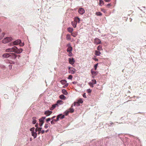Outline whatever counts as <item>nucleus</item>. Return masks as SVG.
I'll use <instances>...</instances> for the list:
<instances>
[{
	"label": "nucleus",
	"instance_id": "obj_53",
	"mask_svg": "<svg viewBox=\"0 0 146 146\" xmlns=\"http://www.w3.org/2000/svg\"><path fill=\"white\" fill-rule=\"evenodd\" d=\"M36 117H33V120H36Z\"/></svg>",
	"mask_w": 146,
	"mask_h": 146
},
{
	"label": "nucleus",
	"instance_id": "obj_11",
	"mask_svg": "<svg viewBox=\"0 0 146 146\" xmlns=\"http://www.w3.org/2000/svg\"><path fill=\"white\" fill-rule=\"evenodd\" d=\"M80 19L78 17H76L74 18V21L77 23H79L80 21Z\"/></svg>",
	"mask_w": 146,
	"mask_h": 146
},
{
	"label": "nucleus",
	"instance_id": "obj_37",
	"mask_svg": "<svg viewBox=\"0 0 146 146\" xmlns=\"http://www.w3.org/2000/svg\"><path fill=\"white\" fill-rule=\"evenodd\" d=\"M72 52H68V55L70 56H72Z\"/></svg>",
	"mask_w": 146,
	"mask_h": 146
},
{
	"label": "nucleus",
	"instance_id": "obj_54",
	"mask_svg": "<svg viewBox=\"0 0 146 146\" xmlns=\"http://www.w3.org/2000/svg\"><path fill=\"white\" fill-rule=\"evenodd\" d=\"M67 46L68 47H71V46H70V43H68V44H67Z\"/></svg>",
	"mask_w": 146,
	"mask_h": 146
},
{
	"label": "nucleus",
	"instance_id": "obj_36",
	"mask_svg": "<svg viewBox=\"0 0 146 146\" xmlns=\"http://www.w3.org/2000/svg\"><path fill=\"white\" fill-rule=\"evenodd\" d=\"M92 82L94 84H96V81L95 79H93L92 80Z\"/></svg>",
	"mask_w": 146,
	"mask_h": 146
},
{
	"label": "nucleus",
	"instance_id": "obj_27",
	"mask_svg": "<svg viewBox=\"0 0 146 146\" xmlns=\"http://www.w3.org/2000/svg\"><path fill=\"white\" fill-rule=\"evenodd\" d=\"M99 4L100 6H102L104 4V2L102 0H100L99 1Z\"/></svg>",
	"mask_w": 146,
	"mask_h": 146
},
{
	"label": "nucleus",
	"instance_id": "obj_52",
	"mask_svg": "<svg viewBox=\"0 0 146 146\" xmlns=\"http://www.w3.org/2000/svg\"><path fill=\"white\" fill-rule=\"evenodd\" d=\"M43 123H43V122L42 123H40V124H39L40 126V127L42 126Z\"/></svg>",
	"mask_w": 146,
	"mask_h": 146
},
{
	"label": "nucleus",
	"instance_id": "obj_22",
	"mask_svg": "<svg viewBox=\"0 0 146 146\" xmlns=\"http://www.w3.org/2000/svg\"><path fill=\"white\" fill-rule=\"evenodd\" d=\"M66 81L64 80H62L60 81V83L62 84H65L66 83Z\"/></svg>",
	"mask_w": 146,
	"mask_h": 146
},
{
	"label": "nucleus",
	"instance_id": "obj_58",
	"mask_svg": "<svg viewBox=\"0 0 146 146\" xmlns=\"http://www.w3.org/2000/svg\"><path fill=\"white\" fill-rule=\"evenodd\" d=\"M41 133L42 134H43L44 133V130L41 131Z\"/></svg>",
	"mask_w": 146,
	"mask_h": 146
},
{
	"label": "nucleus",
	"instance_id": "obj_29",
	"mask_svg": "<svg viewBox=\"0 0 146 146\" xmlns=\"http://www.w3.org/2000/svg\"><path fill=\"white\" fill-rule=\"evenodd\" d=\"M91 72L92 75H96L97 74L96 72L95 71H93L92 70H91Z\"/></svg>",
	"mask_w": 146,
	"mask_h": 146
},
{
	"label": "nucleus",
	"instance_id": "obj_20",
	"mask_svg": "<svg viewBox=\"0 0 146 146\" xmlns=\"http://www.w3.org/2000/svg\"><path fill=\"white\" fill-rule=\"evenodd\" d=\"M62 92L63 94L65 95H67L68 94L67 92L66 91V90L64 89H63L62 90Z\"/></svg>",
	"mask_w": 146,
	"mask_h": 146
},
{
	"label": "nucleus",
	"instance_id": "obj_57",
	"mask_svg": "<svg viewBox=\"0 0 146 146\" xmlns=\"http://www.w3.org/2000/svg\"><path fill=\"white\" fill-rule=\"evenodd\" d=\"M94 60L95 61H98V59L97 58H94Z\"/></svg>",
	"mask_w": 146,
	"mask_h": 146
},
{
	"label": "nucleus",
	"instance_id": "obj_32",
	"mask_svg": "<svg viewBox=\"0 0 146 146\" xmlns=\"http://www.w3.org/2000/svg\"><path fill=\"white\" fill-rule=\"evenodd\" d=\"M102 49V47L100 45H99L98 47V50H100Z\"/></svg>",
	"mask_w": 146,
	"mask_h": 146
},
{
	"label": "nucleus",
	"instance_id": "obj_42",
	"mask_svg": "<svg viewBox=\"0 0 146 146\" xmlns=\"http://www.w3.org/2000/svg\"><path fill=\"white\" fill-rule=\"evenodd\" d=\"M64 115H62L60 116V119H62L63 118H64Z\"/></svg>",
	"mask_w": 146,
	"mask_h": 146
},
{
	"label": "nucleus",
	"instance_id": "obj_45",
	"mask_svg": "<svg viewBox=\"0 0 146 146\" xmlns=\"http://www.w3.org/2000/svg\"><path fill=\"white\" fill-rule=\"evenodd\" d=\"M20 46H23L24 45V44L23 43H22L21 42L19 44Z\"/></svg>",
	"mask_w": 146,
	"mask_h": 146
},
{
	"label": "nucleus",
	"instance_id": "obj_30",
	"mask_svg": "<svg viewBox=\"0 0 146 146\" xmlns=\"http://www.w3.org/2000/svg\"><path fill=\"white\" fill-rule=\"evenodd\" d=\"M5 35V33H2L1 35H0V39H2L3 37H4Z\"/></svg>",
	"mask_w": 146,
	"mask_h": 146
},
{
	"label": "nucleus",
	"instance_id": "obj_14",
	"mask_svg": "<svg viewBox=\"0 0 146 146\" xmlns=\"http://www.w3.org/2000/svg\"><path fill=\"white\" fill-rule=\"evenodd\" d=\"M32 135L34 137V138H35L36 137L37 133L36 132H31Z\"/></svg>",
	"mask_w": 146,
	"mask_h": 146
},
{
	"label": "nucleus",
	"instance_id": "obj_21",
	"mask_svg": "<svg viewBox=\"0 0 146 146\" xmlns=\"http://www.w3.org/2000/svg\"><path fill=\"white\" fill-rule=\"evenodd\" d=\"M73 106L72 105L71 108L69 109V112L72 113L74 111V109L72 108Z\"/></svg>",
	"mask_w": 146,
	"mask_h": 146
},
{
	"label": "nucleus",
	"instance_id": "obj_2",
	"mask_svg": "<svg viewBox=\"0 0 146 146\" xmlns=\"http://www.w3.org/2000/svg\"><path fill=\"white\" fill-rule=\"evenodd\" d=\"M17 49V48L16 46H14L12 48H9L7 49L6 50V52H15V51L16 50V49Z\"/></svg>",
	"mask_w": 146,
	"mask_h": 146
},
{
	"label": "nucleus",
	"instance_id": "obj_28",
	"mask_svg": "<svg viewBox=\"0 0 146 146\" xmlns=\"http://www.w3.org/2000/svg\"><path fill=\"white\" fill-rule=\"evenodd\" d=\"M80 104L79 103V102H75L74 104V106H80Z\"/></svg>",
	"mask_w": 146,
	"mask_h": 146
},
{
	"label": "nucleus",
	"instance_id": "obj_31",
	"mask_svg": "<svg viewBox=\"0 0 146 146\" xmlns=\"http://www.w3.org/2000/svg\"><path fill=\"white\" fill-rule=\"evenodd\" d=\"M62 115V114H59L58 115L57 117L56 120L57 121H58L59 120V119L60 118V116H61Z\"/></svg>",
	"mask_w": 146,
	"mask_h": 146
},
{
	"label": "nucleus",
	"instance_id": "obj_38",
	"mask_svg": "<svg viewBox=\"0 0 146 146\" xmlns=\"http://www.w3.org/2000/svg\"><path fill=\"white\" fill-rule=\"evenodd\" d=\"M72 76L71 75H70L69 76L68 78V79H72Z\"/></svg>",
	"mask_w": 146,
	"mask_h": 146
},
{
	"label": "nucleus",
	"instance_id": "obj_44",
	"mask_svg": "<svg viewBox=\"0 0 146 146\" xmlns=\"http://www.w3.org/2000/svg\"><path fill=\"white\" fill-rule=\"evenodd\" d=\"M68 83H66L64 86H63V88H66L68 86Z\"/></svg>",
	"mask_w": 146,
	"mask_h": 146
},
{
	"label": "nucleus",
	"instance_id": "obj_17",
	"mask_svg": "<svg viewBox=\"0 0 146 146\" xmlns=\"http://www.w3.org/2000/svg\"><path fill=\"white\" fill-rule=\"evenodd\" d=\"M64 102L63 101L61 100H58L57 102V103L58 105H61Z\"/></svg>",
	"mask_w": 146,
	"mask_h": 146
},
{
	"label": "nucleus",
	"instance_id": "obj_7",
	"mask_svg": "<svg viewBox=\"0 0 146 146\" xmlns=\"http://www.w3.org/2000/svg\"><path fill=\"white\" fill-rule=\"evenodd\" d=\"M52 113V111H50L49 110H46L45 111L44 114L47 116L50 115Z\"/></svg>",
	"mask_w": 146,
	"mask_h": 146
},
{
	"label": "nucleus",
	"instance_id": "obj_8",
	"mask_svg": "<svg viewBox=\"0 0 146 146\" xmlns=\"http://www.w3.org/2000/svg\"><path fill=\"white\" fill-rule=\"evenodd\" d=\"M101 42L100 40L98 38H96L94 40V43L96 44H99Z\"/></svg>",
	"mask_w": 146,
	"mask_h": 146
},
{
	"label": "nucleus",
	"instance_id": "obj_33",
	"mask_svg": "<svg viewBox=\"0 0 146 146\" xmlns=\"http://www.w3.org/2000/svg\"><path fill=\"white\" fill-rule=\"evenodd\" d=\"M89 85L92 87H94L93 84H94L92 82H89L88 83Z\"/></svg>",
	"mask_w": 146,
	"mask_h": 146
},
{
	"label": "nucleus",
	"instance_id": "obj_39",
	"mask_svg": "<svg viewBox=\"0 0 146 146\" xmlns=\"http://www.w3.org/2000/svg\"><path fill=\"white\" fill-rule=\"evenodd\" d=\"M48 125L47 124H45L44 127L45 129H47L48 127Z\"/></svg>",
	"mask_w": 146,
	"mask_h": 146
},
{
	"label": "nucleus",
	"instance_id": "obj_48",
	"mask_svg": "<svg viewBox=\"0 0 146 146\" xmlns=\"http://www.w3.org/2000/svg\"><path fill=\"white\" fill-rule=\"evenodd\" d=\"M69 111H65V114L66 115H67L68 114Z\"/></svg>",
	"mask_w": 146,
	"mask_h": 146
},
{
	"label": "nucleus",
	"instance_id": "obj_63",
	"mask_svg": "<svg viewBox=\"0 0 146 146\" xmlns=\"http://www.w3.org/2000/svg\"><path fill=\"white\" fill-rule=\"evenodd\" d=\"M17 57H18V58H19V57H20V56L19 55H17Z\"/></svg>",
	"mask_w": 146,
	"mask_h": 146
},
{
	"label": "nucleus",
	"instance_id": "obj_34",
	"mask_svg": "<svg viewBox=\"0 0 146 146\" xmlns=\"http://www.w3.org/2000/svg\"><path fill=\"white\" fill-rule=\"evenodd\" d=\"M83 101L82 99H80L78 100V102H79V103H82L83 102Z\"/></svg>",
	"mask_w": 146,
	"mask_h": 146
},
{
	"label": "nucleus",
	"instance_id": "obj_6",
	"mask_svg": "<svg viewBox=\"0 0 146 146\" xmlns=\"http://www.w3.org/2000/svg\"><path fill=\"white\" fill-rule=\"evenodd\" d=\"M10 56L13 59H15L17 56V55L16 54L14 53H10Z\"/></svg>",
	"mask_w": 146,
	"mask_h": 146
},
{
	"label": "nucleus",
	"instance_id": "obj_25",
	"mask_svg": "<svg viewBox=\"0 0 146 146\" xmlns=\"http://www.w3.org/2000/svg\"><path fill=\"white\" fill-rule=\"evenodd\" d=\"M96 15L97 16H101L102 15V14L100 12H96Z\"/></svg>",
	"mask_w": 146,
	"mask_h": 146
},
{
	"label": "nucleus",
	"instance_id": "obj_60",
	"mask_svg": "<svg viewBox=\"0 0 146 146\" xmlns=\"http://www.w3.org/2000/svg\"><path fill=\"white\" fill-rule=\"evenodd\" d=\"M54 109V108H53L52 106V107H51V108H50V110H52Z\"/></svg>",
	"mask_w": 146,
	"mask_h": 146
},
{
	"label": "nucleus",
	"instance_id": "obj_62",
	"mask_svg": "<svg viewBox=\"0 0 146 146\" xmlns=\"http://www.w3.org/2000/svg\"><path fill=\"white\" fill-rule=\"evenodd\" d=\"M52 120H53V121H54H54H57L56 120V119H53Z\"/></svg>",
	"mask_w": 146,
	"mask_h": 146
},
{
	"label": "nucleus",
	"instance_id": "obj_4",
	"mask_svg": "<svg viewBox=\"0 0 146 146\" xmlns=\"http://www.w3.org/2000/svg\"><path fill=\"white\" fill-rule=\"evenodd\" d=\"M78 12L79 14L82 15L85 13V11L83 8H80L78 9Z\"/></svg>",
	"mask_w": 146,
	"mask_h": 146
},
{
	"label": "nucleus",
	"instance_id": "obj_12",
	"mask_svg": "<svg viewBox=\"0 0 146 146\" xmlns=\"http://www.w3.org/2000/svg\"><path fill=\"white\" fill-rule=\"evenodd\" d=\"M46 117H42V118H40L39 119V121L40 123H44V120L45 119Z\"/></svg>",
	"mask_w": 146,
	"mask_h": 146
},
{
	"label": "nucleus",
	"instance_id": "obj_51",
	"mask_svg": "<svg viewBox=\"0 0 146 146\" xmlns=\"http://www.w3.org/2000/svg\"><path fill=\"white\" fill-rule=\"evenodd\" d=\"M36 120H33V124H35L36 123Z\"/></svg>",
	"mask_w": 146,
	"mask_h": 146
},
{
	"label": "nucleus",
	"instance_id": "obj_59",
	"mask_svg": "<svg viewBox=\"0 0 146 146\" xmlns=\"http://www.w3.org/2000/svg\"><path fill=\"white\" fill-rule=\"evenodd\" d=\"M111 6V4L110 3L108 4L107 5V6Z\"/></svg>",
	"mask_w": 146,
	"mask_h": 146
},
{
	"label": "nucleus",
	"instance_id": "obj_55",
	"mask_svg": "<svg viewBox=\"0 0 146 146\" xmlns=\"http://www.w3.org/2000/svg\"><path fill=\"white\" fill-rule=\"evenodd\" d=\"M38 127H36L35 129V132H36L38 131Z\"/></svg>",
	"mask_w": 146,
	"mask_h": 146
},
{
	"label": "nucleus",
	"instance_id": "obj_46",
	"mask_svg": "<svg viewBox=\"0 0 146 146\" xmlns=\"http://www.w3.org/2000/svg\"><path fill=\"white\" fill-rule=\"evenodd\" d=\"M42 129V127H39V128H38V131H39V132L41 131Z\"/></svg>",
	"mask_w": 146,
	"mask_h": 146
},
{
	"label": "nucleus",
	"instance_id": "obj_16",
	"mask_svg": "<svg viewBox=\"0 0 146 146\" xmlns=\"http://www.w3.org/2000/svg\"><path fill=\"white\" fill-rule=\"evenodd\" d=\"M66 39H67V40H70L71 39V35L69 34H68L66 35Z\"/></svg>",
	"mask_w": 146,
	"mask_h": 146
},
{
	"label": "nucleus",
	"instance_id": "obj_35",
	"mask_svg": "<svg viewBox=\"0 0 146 146\" xmlns=\"http://www.w3.org/2000/svg\"><path fill=\"white\" fill-rule=\"evenodd\" d=\"M98 64V63H97L94 66V68L95 70H96Z\"/></svg>",
	"mask_w": 146,
	"mask_h": 146
},
{
	"label": "nucleus",
	"instance_id": "obj_9",
	"mask_svg": "<svg viewBox=\"0 0 146 146\" xmlns=\"http://www.w3.org/2000/svg\"><path fill=\"white\" fill-rule=\"evenodd\" d=\"M21 42V41L20 40H17L13 42V44L15 45H17Z\"/></svg>",
	"mask_w": 146,
	"mask_h": 146
},
{
	"label": "nucleus",
	"instance_id": "obj_18",
	"mask_svg": "<svg viewBox=\"0 0 146 146\" xmlns=\"http://www.w3.org/2000/svg\"><path fill=\"white\" fill-rule=\"evenodd\" d=\"M77 35V33L76 32H74L71 33V35L74 37H75Z\"/></svg>",
	"mask_w": 146,
	"mask_h": 146
},
{
	"label": "nucleus",
	"instance_id": "obj_41",
	"mask_svg": "<svg viewBox=\"0 0 146 146\" xmlns=\"http://www.w3.org/2000/svg\"><path fill=\"white\" fill-rule=\"evenodd\" d=\"M87 91L88 93H90L91 92L92 90L90 89H88L87 90Z\"/></svg>",
	"mask_w": 146,
	"mask_h": 146
},
{
	"label": "nucleus",
	"instance_id": "obj_26",
	"mask_svg": "<svg viewBox=\"0 0 146 146\" xmlns=\"http://www.w3.org/2000/svg\"><path fill=\"white\" fill-rule=\"evenodd\" d=\"M101 53V52L100 51L97 50L95 51V55L97 56H100Z\"/></svg>",
	"mask_w": 146,
	"mask_h": 146
},
{
	"label": "nucleus",
	"instance_id": "obj_47",
	"mask_svg": "<svg viewBox=\"0 0 146 146\" xmlns=\"http://www.w3.org/2000/svg\"><path fill=\"white\" fill-rule=\"evenodd\" d=\"M50 120V118H48L46 119V121L47 122H48Z\"/></svg>",
	"mask_w": 146,
	"mask_h": 146
},
{
	"label": "nucleus",
	"instance_id": "obj_43",
	"mask_svg": "<svg viewBox=\"0 0 146 146\" xmlns=\"http://www.w3.org/2000/svg\"><path fill=\"white\" fill-rule=\"evenodd\" d=\"M57 106V104H54L52 105V106L53 108H54L56 107V106Z\"/></svg>",
	"mask_w": 146,
	"mask_h": 146
},
{
	"label": "nucleus",
	"instance_id": "obj_56",
	"mask_svg": "<svg viewBox=\"0 0 146 146\" xmlns=\"http://www.w3.org/2000/svg\"><path fill=\"white\" fill-rule=\"evenodd\" d=\"M104 1L106 2H109L110 1V0H104Z\"/></svg>",
	"mask_w": 146,
	"mask_h": 146
},
{
	"label": "nucleus",
	"instance_id": "obj_10",
	"mask_svg": "<svg viewBox=\"0 0 146 146\" xmlns=\"http://www.w3.org/2000/svg\"><path fill=\"white\" fill-rule=\"evenodd\" d=\"M23 51V49L22 48L17 49H16L15 53L17 54H20Z\"/></svg>",
	"mask_w": 146,
	"mask_h": 146
},
{
	"label": "nucleus",
	"instance_id": "obj_5",
	"mask_svg": "<svg viewBox=\"0 0 146 146\" xmlns=\"http://www.w3.org/2000/svg\"><path fill=\"white\" fill-rule=\"evenodd\" d=\"M69 62L70 64L73 65L75 62V60L73 58H69Z\"/></svg>",
	"mask_w": 146,
	"mask_h": 146
},
{
	"label": "nucleus",
	"instance_id": "obj_3",
	"mask_svg": "<svg viewBox=\"0 0 146 146\" xmlns=\"http://www.w3.org/2000/svg\"><path fill=\"white\" fill-rule=\"evenodd\" d=\"M68 69L69 70V72L71 74H74L76 72V70L73 68L69 67Z\"/></svg>",
	"mask_w": 146,
	"mask_h": 146
},
{
	"label": "nucleus",
	"instance_id": "obj_40",
	"mask_svg": "<svg viewBox=\"0 0 146 146\" xmlns=\"http://www.w3.org/2000/svg\"><path fill=\"white\" fill-rule=\"evenodd\" d=\"M34 130H35L34 127H33L30 129V131H32V132H34Z\"/></svg>",
	"mask_w": 146,
	"mask_h": 146
},
{
	"label": "nucleus",
	"instance_id": "obj_50",
	"mask_svg": "<svg viewBox=\"0 0 146 146\" xmlns=\"http://www.w3.org/2000/svg\"><path fill=\"white\" fill-rule=\"evenodd\" d=\"M51 123L53 125L54 124H55L54 121L52 120L51 121Z\"/></svg>",
	"mask_w": 146,
	"mask_h": 146
},
{
	"label": "nucleus",
	"instance_id": "obj_19",
	"mask_svg": "<svg viewBox=\"0 0 146 146\" xmlns=\"http://www.w3.org/2000/svg\"><path fill=\"white\" fill-rule=\"evenodd\" d=\"M60 98L62 99L65 100L66 99V97L65 96L63 95H61L59 96Z\"/></svg>",
	"mask_w": 146,
	"mask_h": 146
},
{
	"label": "nucleus",
	"instance_id": "obj_23",
	"mask_svg": "<svg viewBox=\"0 0 146 146\" xmlns=\"http://www.w3.org/2000/svg\"><path fill=\"white\" fill-rule=\"evenodd\" d=\"M73 29L70 27H69L68 28V31L70 33H72L73 31Z\"/></svg>",
	"mask_w": 146,
	"mask_h": 146
},
{
	"label": "nucleus",
	"instance_id": "obj_1",
	"mask_svg": "<svg viewBox=\"0 0 146 146\" xmlns=\"http://www.w3.org/2000/svg\"><path fill=\"white\" fill-rule=\"evenodd\" d=\"M12 40V38L11 37H7L4 39L2 40V42L3 43H6L11 41Z\"/></svg>",
	"mask_w": 146,
	"mask_h": 146
},
{
	"label": "nucleus",
	"instance_id": "obj_13",
	"mask_svg": "<svg viewBox=\"0 0 146 146\" xmlns=\"http://www.w3.org/2000/svg\"><path fill=\"white\" fill-rule=\"evenodd\" d=\"M71 24L74 28H76V22L74 21L71 22Z\"/></svg>",
	"mask_w": 146,
	"mask_h": 146
},
{
	"label": "nucleus",
	"instance_id": "obj_24",
	"mask_svg": "<svg viewBox=\"0 0 146 146\" xmlns=\"http://www.w3.org/2000/svg\"><path fill=\"white\" fill-rule=\"evenodd\" d=\"M72 47H68L67 49V52H72Z\"/></svg>",
	"mask_w": 146,
	"mask_h": 146
},
{
	"label": "nucleus",
	"instance_id": "obj_15",
	"mask_svg": "<svg viewBox=\"0 0 146 146\" xmlns=\"http://www.w3.org/2000/svg\"><path fill=\"white\" fill-rule=\"evenodd\" d=\"M10 53H6L3 55V57L4 58H8L10 57Z\"/></svg>",
	"mask_w": 146,
	"mask_h": 146
},
{
	"label": "nucleus",
	"instance_id": "obj_64",
	"mask_svg": "<svg viewBox=\"0 0 146 146\" xmlns=\"http://www.w3.org/2000/svg\"><path fill=\"white\" fill-rule=\"evenodd\" d=\"M37 126H38V124H36L35 125V127H37Z\"/></svg>",
	"mask_w": 146,
	"mask_h": 146
},
{
	"label": "nucleus",
	"instance_id": "obj_49",
	"mask_svg": "<svg viewBox=\"0 0 146 146\" xmlns=\"http://www.w3.org/2000/svg\"><path fill=\"white\" fill-rule=\"evenodd\" d=\"M83 97L84 98H86V93H84V94L83 95Z\"/></svg>",
	"mask_w": 146,
	"mask_h": 146
},
{
	"label": "nucleus",
	"instance_id": "obj_61",
	"mask_svg": "<svg viewBox=\"0 0 146 146\" xmlns=\"http://www.w3.org/2000/svg\"><path fill=\"white\" fill-rule=\"evenodd\" d=\"M76 82H72V83H73V84H76Z\"/></svg>",
	"mask_w": 146,
	"mask_h": 146
}]
</instances>
